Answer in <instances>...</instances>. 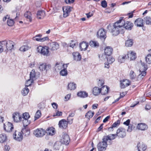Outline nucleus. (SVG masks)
Here are the masks:
<instances>
[{"mask_svg":"<svg viewBox=\"0 0 151 151\" xmlns=\"http://www.w3.org/2000/svg\"><path fill=\"white\" fill-rule=\"evenodd\" d=\"M123 19V17H121L119 20L115 22L113 25L111 26L109 24L108 26L107 27L113 36H117L120 32L122 33L124 32L123 29L124 28L123 24L121 23Z\"/></svg>","mask_w":151,"mask_h":151,"instance_id":"1","label":"nucleus"},{"mask_svg":"<svg viewBox=\"0 0 151 151\" xmlns=\"http://www.w3.org/2000/svg\"><path fill=\"white\" fill-rule=\"evenodd\" d=\"M49 49L48 47L46 46L42 47L40 45L37 47L36 51L37 52L43 55L48 56L49 55Z\"/></svg>","mask_w":151,"mask_h":151,"instance_id":"2","label":"nucleus"},{"mask_svg":"<svg viewBox=\"0 0 151 151\" xmlns=\"http://www.w3.org/2000/svg\"><path fill=\"white\" fill-rule=\"evenodd\" d=\"M2 45H4V47H5L7 50H11L14 47V42L10 40L7 41L6 40L2 41Z\"/></svg>","mask_w":151,"mask_h":151,"instance_id":"3","label":"nucleus"},{"mask_svg":"<svg viewBox=\"0 0 151 151\" xmlns=\"http://www.w3.org/2000/svg\"><path fill=\"white\" fill-rule=\"evenodd\" d=\"M102 140V141L99 142L97 145V148L99 151H104L106 150L107 147V141L104 140V138Z\"/></svg>","mask_w":151,"mask_h":151,"instance_id":"4","label":"nucleus"},{"mask_svg":"<svg viewBox=\"0 0 151 151\" xmlns=\"http://www.w3.org/2000/svg\"><path fill=\"white\" fill-rule=\"evenodd\" d=\"M116 134L119 138H124L126 135V130L123 128L119 127L117 129Z\"/></svg>","mask_w":151,"mask_h":151,"instance_id":"5","label":"nucleus"},{"mask_svg":"<svg viewBox=\"0 0 151 151\" xmlns=\"http://www.w3.org/2000/svg\"><path fill=\"white\" fill-rule=\"evenodd\" d=\"M46 133L43 129L41 128L37 129L35 130L34 132V135L37 137H43Z\"/></svg>","mask_w":151,"mask_h":151,"instance_id":"6","label":"nucleus"},{"mask_svg":"<svg viewBox=\"0 0 151 151\" xmlns=\"http://www.w3.org/2000/svg\"><path fill=\"white\" fill-rule=\"evenodd\" d=\"M42 35L41 34H38L35 37H33L32 39L34 41L40 42H43L48 39V38L47 37H42Z\"/></svg>","mask_w":151,"mask_h":151,"instance_id":"7","label":"nucleus"},{"mask_svg":"<svg viewBox=\"0 0 151 151\" xmlns=\"http://www.w3.org/2000/svg\"><path fill=\"white\" fill-rule=\"evenodd\" d=\"M13 124L9 122L5 123L4 124V130L7 132H11L13 129Z\"/></svg>","mask_w":151,"mask_h":151,"instance_id":"8","label":"nucleus"},{"mask_svg":"<svg viewBox=\"0 0 151 151\" xmlns=\"http://www.w3.org/2000/svg\"><path fill=\"white\" fill-rule=\"evenodd\" d=\"M48 45L49 49L52 51L56 50L58 49L59 47V45L58 43L55 42H52L49 43Z\"/></svg>","mask_w":151,"mask_h":151,"instance_id":"9","label":"nucleus"},{"mask_svg":"<svg viewBox=\"0 0 151 151\" xmlns=\"http://www.w3.org/2000/svg\"><path fill=\"white\" fill-rule=\"evenodd\" d=\"M72 8L70 6H64L63 8V16L64 17H66L68 16Z\"/></svg>","mask_w":151,"mask_h":151,"instance_id":"10","label":"nucleus"},{"mask_svg":"<svg viewBox=\"0 0 151 151\" xmlns=\"http://www.w3.org/2000/svg\"><path fill=\"white\" fill-rule=\"evenodd\" d=\"M61 142L65 145H68L70 141V138L68 135L66 134H64L62 136L61 139Z\"/></svg>","mask_w":151,"mask_h":151,"instance_id":"11","label":"nucleus"},{"mask_svg":"<svg viewBox=\"0 0 151 151\" xmlns=\"http://www.w3.org/2000/svg\"><path fill=\"white\" fill-rule=\"evenodd\" d=\"M106 32L104 29L103 28L100 29L97 32V36L100 38L105 39L106 37Z\"/></svg>","mask_w":151,"mask_h":151,"instance_id":"12","label":"nucleus"},{"mask_svg":"<svg viewBox=\"0 0 151 151\" xmlns=\"http://www.w3.org/2000/svg\"><path fill=\"white\" fill-rule=\"evenodd\" d=\"M12 118L14 121L16 122H20L22 119L19 113L17 112H15L13 114Z\"/></svg>","mask_w":151,"mask_h":151,"instance_id":"13","label":"nucleus"},{"mask_svg":"<svg viewBox=\"0 0 151 151\" xmlns=\"http://www.w3.org/2000/svg\"><path fill=\"white\" fill-rule=\"evenodd\" d=\"M14 139L19 141H20L23 139V136L21 132H19L17 131L15 132L14 135Z\"/></svg>","mask_w":151,"mask_h":151,"instance_id":"14","label":"nucleus"},{"mask_svg":"<svg viewBox=\"0 0 151 151\" xmlns=\"http://www.w3.org/2000/svg\"><path fill=\"white\" fill-rule=\"evenodd\" d=\"M58 125L60 128L66 129L68 127V122L65 119H62L59 122Z\"/></svg>","mask_w":151,"mask_h":151,"instance_id":"15","label":"nucleus"},{"mask_svg":"<svg viewBox=\"0 0 151 151\" xmlns=\"http://www.w3.org/2000/svg\"><path fill=\"white\" fill-rule=\"evenodd\" d=\"M51 65L50 64H46V63H42L40 65L39 68L41 71L48 70L51 68Z\"/></svg>","mask_w":151,"mask_h":151,"instance_id":"16","label":"nucleus"},{"mask_svg":"<svg viewBox=\"0 0 151 151\" xmlns=\"http://www.w3.org/2000/svg\"><path fill=\"white\" fill-rule=\"evenodd\" d=\"M131 82L128 79H124L121 81V87L122 88H124L130 84Z\"/></svg>","mask_w":151,"mask_h":151,"instance_id":"17","label":"nucleus"},{"mask_svg":"<svg viewBox=\"0 0 151 151\" xmlns=\"http://www.w3.org/2000/svg\"><path fill=\"white\" fill-rule=\"evenodd\" d=\"M127 55V58L129 59L130 60H134L136 58V53L132 51H130L128 52Z\"/></svg>","mask_w":151,"mask_h":151,"instance_id":"18","label":"nucleus"},{"mask_svg":"<svg viewBox=\"0 0 151 151\" xmlns=\"http://www.w3.org/2000/svg\"><path fill=\"white\" fill-rule=\"evenodd\" d=\"M137 147L138 151H145L147 148V146L142 142L139 143Z\"/></svg>","mask_w":151,"mask_h":151,"instance_id":"19","label":"nucleus"},{"mask_svg":"<svg viewBox=\"0 0 151 151\" xmlns=\"http://www.w3.org/2000/svg\"><path fill=\"white\" fill-rule=\"evenodd\" d=\"M116 134H111L107 136H105L104 137V140H106L107 141L108 140H112L116 138L117 137Z\"/></svg>","mask_w":151,"mask_h":151,"instance_id":"20","label":"nucleus"},{"mask_svg":"<svg viewBox=\"0 0 151 151\" xmlns=\"http://www.w3.org/2000/svg\"><path fill=\"white\" fill-rule=\"evenodd\" d=\"M143 21L142 19L139 18L136 19L134 22V24L137 27H141L143 26Z\"/></svg>","mask_w":151,"mask_h":151,"instance_id":"21","label":"nucleus"},{"mask_svg":"<svg viewBox=\"0 0 151 151\" xmlns=\"http://www.w3.org/2000/svg\"><path fill=\"white\" fill-rule=\"evenodd\" d=\"M137 127L139 130L144 131L147 129L148 127L147 125L144 123H140L138 124Z\"/></svg>","mask_w":151,"mask_h":151,"instance_id":"22","label":"nucleus"},{"mask_svg":"<svg viewBox=\"0 0 151 151\" xmlns=\"http://www.w3.org/2000/svg\"><path fill=\"white\" fill-rule=\"evenodd\" d=\"M88 46V43L85 42H83L80 44V48L81 51L86 50Z\"/></svg>","mask_w":151,"mask_h":151,"instance_id":"23","label":"nucleus"},{"mask_svg":"<svg viewBox=\"0 0 151 151\" xmlns=\"http://www.w3.org/2000/svg\"><path fill=\"white\" fill-rule=\"evenodd\" d=\"M100 91L102 95H106L108 93L109 88L106 86H104L100 88Z\"/></svg>","mask_w":151,"mask_h":151,"instance_id":"24","label":"nucleus"},{"mask_svg":"<svg viewBox=\"0 0 151 151\" xmlns=\"http://www.w3.org/2000/svg\"><path fill=\"white\" fill-rule=\"evenodd\" d=\"M46 133L48 135L52 136L55 134V129L53 127L48 128L46 130Z\"/></svg>","mask_w":151,"mask_h":151,"instance_id":"25","label":"nucleus"},{"mask_svg":"<svg viewBox=\"0 0 151 151\" xmlns=\"http://www.w3.org/2000/svg\"><path fill=\"white\" fill-rule=\"evenodd\" d=\"M101 93L100 88L97 87H94L92 90L93 94L95 96L98 95Z\"/></svg>","mask_w":151,"mask_h":151,"instance_id":"26","label":"nucleus"},{"mask_svg":"<svg viewBox=\"0 0 151 151\" xmlns=\"http://www.w3.org/2000/svg\"><path fill=\"white\" fill-rule=\"evenodd\" d=\"M123 25L124 26L126 29L130 30L133 27V24L131 22L127 21Z\"/></svg>","mask_w":151,"mask_h":151,"instance_id":"27","label":"nucleus"},{"mask_svg":"<svg viewBox=\"0 0 151 151\" xmlns=\"http://www.w3.org/2000/svg\"><path fill=\"white\" fill-rule=\"evenodd\" d=\"M37 17L39 19H42L45 16V12L43 10L39 11L37 14Z\"/></svg>","mask_w":151,"mask_h":151,"instance_id":"28","label":"nucleus"},{"mask_svg":"<svg viewBox=\"0 0 151 151\" xmlns=\"http://www.w3.org/2000/svg\"><path fill=\"white\" fill-rule=\"evenodd\" d=\"M73 55L74 60L76 61H79L81 59V56L79 52H73Z\"/></svg>","mask_w":151,"mask_h":151,"instance_id":"29","label":"nucleus"},{"mask_svg":"<svg viewBox=\"0 0 151 151\" xmlns=\"http://www.w3.org/2000/svg\"><path fill=\"white\" fill-rule=\"evenodd\" d=\"M113 49L112 48L108 47H106L104 50L105 54L107 56H110L112 53Z\"/></svg>","mask_w":151,"mask_h":151,"instance_id":"30","label":"nucleus"},{"mask_svg":"<svg viewBox=\"0 0 151 151\" xmlns=\"http://www.w3.org/2000/svg\"><path fill=\"white\" fill-rule=\"evenodd\" d=\"M78 96L82 98H85L88 96L87 93L85 91H80L77 93Z\"/></svg>","mask_w":151,"mask_h":151,"instance_id":"31","label":"nucleus"},{"mask_svg":"<svg viewBox=\"0 0 151 151\" xmlns=\"http://www.w3.org/2000/svg\"><path fill=\"white\" fill-rule=\"evenodd\" d=\"M127 58V55L124 54L120 56L118 59V62L120 63L124 62L125 60Z\"/></svg>","mask_w":151,"mask_h":151,"instance_id":"32","label":"nucleus"},{"mask_svg":"<svg viewBox=\"0 0 151 151\" xmlns=\"http://www.w3.org/2000/svg\"><path fill=\"white\" fill-rule=\"evenodd\" d=\"M120 123V119H118L110 127H109L108 129V130L109 131H111L112 129L116 127H117V126H118Z\"/></svg>","mask_w":151,"mask_h":151,"instance_id":"33","label":"nucleus"},{"mask_svg":"<svg viewBox=\"0 0 151 151\" xmlns=\"http://www.w3.org/2000/svg\"><path fill=\"white\" fill-rule=\"evenodd\" d=\"M7 139V136L4 134H0V142L3 143L5 142Z\"/></svg>","mask_w":151,"mask_h":151,"instance_id":"34","label":"nucleus"},{"mask_svg":"<svg viewBox=\"0 0 151 151\" xmlns=\"http://www.w3.org/2000/svg\"><path fill=\"white\" fill-rule=\"evenodd\" d=\"M89 44L91 47H97L99 46V43L96 41H91Z\"/></svg>","mask_w":151,"mask_h":151,"instance_id":"35","label":"nucleus"},{"mask_svg":"<svg viewBox=\"0 0 151 151\" xmlns=\"http://www.w3.org/2000/svg\"><path fill=\"white\" fill-rule=\"evenodd\" d=\"M36 73L34 70H32L30 72V78L32 80V81H35L36 79Z\"/></svg>","mask_w":151,"mask_h":151,"instance_id":"36","label":"nucleus"},{"mask_svg":"<svg viewBox=\"0 0 151 151\" xmlns=\"http://www.w3.org/2000/svg\"><path fill=\"white\" fill-rule=\"evenodd\" d=\"M76 87V85L74 83H70L68 84V87L70 90H74Z\"/></svg>","mask_w":151,"mask_h":151,"instance_id":"37","label":"nucleus"},{"mask_svg":"<svg viewBox=\"0 0 151 151\" xmlns=\"http://www.w3.org/2000/svg\"><path fill=\"white\" fill-rule=\"evenodd\" d=\"M31 47L26 45H24L22 46L19 48L20 51L22 52H25L30 48Z\"/></svg>","mask_w":151,"mask_h":151,"instance_id":"38","label":"nucleus"},{"mask_svg":"<svg viewBox=\"0 0 151 151\" xmlns=\"http://www.w3.org/2000/svg\"><path fill=\"white\" fill-rule=\"evenodd\" d=\"M31 14L30 12H27L24 14V17L28 19L29 22L32 21Z\"/></svg>","mask_w":151,"mask_h":151,"instance_id":"39","label":"nucleus"},{"mask_svg":"<svg viewBox=\"0 0 151 151\" xmlns=\"http://www.w3.org/2000/svg\"><path fill=\"white\" fill-rule=\"evenodd\" d=\"M94 114V112L91 111H88L85 115L86 117L88 119L92 118Z\"/></svg>","mask_w":151,"mask_h":151,"instance_id":"40","label":"nucleus"},{"mask_svg":"<svg viewBox=\"0 0 151 151\" xmlns=\"http://www.w3.org/2000/svg\"><path fill=\"white\" fill-rule=\"evenodd\" d=\"M146 75V72L145 71H142L141 73L138 75L137 79V80L139 81L142 79Z\"/></svg>","mask_w":151,"mask_h":151,"instance_id":"41","label":"nucleus"},{"mask_svg":"<svg viewBox=\"0 0 151 151\" xmlns=\"http://www.w3.org/2000/svg\"><path fill=\"white\" fill-rule=\"evenodd\" d=\"M62 66V63H56L55 66V70L58 71V70H59L60 69H61Z\"/></svg>","mask_w":151,"mask_h":151,"instance_id":"42","label":"nucleus"},{"mask_svg":"<svg viewBox=\"0 0 151 151\" xmlns=\"http://www.w3.org/2000/svg\"><path fill=\"white\" fill-rule=\"evenodd\" d=\"M107 60L108 63H109L110 64H111L115 60L114 58L110 56H109L107 57Z\"/></svg>","mask_w":151,"mask_h":151,"instance_id":"43","label":"nucleus"},{"mask_svg":"<svg viewBox=\"0 0 151 151\" xmlns=\"http://www.w3.org/2000/svg\"><path fill=\"white\" fill-rule=\"evenodd\" d=\"M29 91V89L27 88V87H25L22 90V93L24 96H26L27 94Z\"/></svg>","mask_w":151,"mask_h":151,"instance_id":"44","label":"nucleus"},{"mask_svg":"<svg viewBox=\"0 0 151 151\" xmlns=\"http://www.w3.org/2000/svg\"><path fill=\"white\" fill-rule=\"evenodd\" d=\"M21 132L22 133L26 136H28L30 133V131L28 129H23Z\"/></svg>","mask_w":151,"mask_h":151,"instance_id":"45","label":"nucleus"},{"mask_svg":"<svg viewBox=\"0 0 151 151\" xmlns=\"http://www.w3.org/2000/svg\"><path fill=\"white\" fill-rule=\"evenodd\" d=\"M133 43V41L132 39H129L126 41L125 45L127 47H131Z\"/></svg>","mask_w":151,"mask_h":151,"instance_id":"46","label":"nucleus"},{"mask_svg":"<svg viewBox=\"0 0 151 151\" xmlns=\"http://www.w3.org/2000/svg\"><path fill=\"white\" fill-rule=\"evenodd\" d=\"M145 21L146 24L149 25L151 24V17L147 16L145 18Z\"/></svg>","mask_w":151,"mask_h":151,"instance_id":"47","label":"nucleus"},{"mask_svg":"<svg viewBox=\"0 0 151 151\" xmlns=\"http://www.w3.org/2000/svg\"><path fill=\"white\" fill-rule=\"evenodd\" d=\"M41 111L38 110L36 112L35 116V120L38 119L41 116Z\"/></svg>","mask_w":151,"mask_h":151,"instance_id":"48","label":"nucleus"},{"mask_svg":"<svg viewBox=\"0 0 151 151\" xmlns=\"http://www.w3.org/2000/svg\"><path fill=\"white\" fill-rule=\"evenodd\" d=\"M99 58L102 61H105L107 59V55L105 54H103L101 55H99Z\"/></svg>","mask_w":151,"mask_h":151,"instance_id":"49","label":"nucleus"},{"mask_svg":"<svg viewBox=\"0 0 151 151\" xmlns=\"http://www.w3.org/2000/svg\"><path fill=\"white\" fill-rule=\"evenodd\" d=\"M67 71L66 69H63L60 71V75L63 76H66L68 74Z\"/></svg>","mask_w":151,"mask_h":151,"instance_id":"50","label":"nucleus"},{"mask_svg":"<svg viewBox=\"0 0 151 151\" xmlns=\"http://www.w3.org/2000/svg\"><path fill=\"white\" fill-rule=\"evenodd\" d=\"M130 78L131 79H135L136 77V75L134 72L132 70H131L129 74Z\"/></svg>","mask_w":151,"mask_h":151,"instance_id":"51","label":"nucleus"},{"mask_svg":"<svg viewBox=\"0 0 151 151\" xmlns=\"http://www.w3.org/2000/svg\"><path fill=\"white\" fill-rule=\"evenodd\" d=\"M7 23L8 26H12L14 24V22L13 19L9 18L7 21Z\"/></svg>","mask_w":151,"mask_h":151,"instance_id":"52","label":"nucleus"},{"mask_svg":"<svg viewBox=\"0 0 151 151\" xmlns=\"http://www.w3.org/2000/svg\"><path fill=\"white\" fill-rule=\"evenodd\" d=\"M146 60L149 64L151 63V54L148 55L146 57Z\"/></svg>","mask_w":151,"mask_h":151,"instance_id":"53","label":"nucleus"},{"mask_svg":"<svg viewBox=\"0 0 151 151\" xmlns=\"http://www.w3.org/2000/svg\"><path fill=\"white\" fill-rule=\"evenodd\" d=\"M34 81H32L31 79L30 78L26 81V82L25 83V86L28 87L30 86L31 83H33Z\"/></svg>","mask_w":151,"mask_h":151,"instance_id":"54","label":"nucleus"},{"mask_svg":"<svg viewBox=\"0 0 151 151\" xmlns=\"http://www.w3.org/2000/svg\"><path fill=\"white\" fill-rule=\"evenodd\" d=\"M61 146V144H60L59 142H56L55 144L54 148L57 150H59Z\"/></svg>","mask_w":151,"mask_h":151,"instance_id":"55","label":"nucleus"},{"mask_svg":"<svg viewBox=\"0 0 151 151\" xmlns=\"http://www.w3.org/2000/svg\"><path fill=\"white\" fill-rule=\"evenodd\" d=\"M30 116L28 113H25L23 114L22 116V118L23 119H28Z\"/></svg>","mask_w":151,"mask_h":151,"instance_id":"56","label":"nucleus"},{"mask_svg":"<svg viewBox=\"0 0 151 151\" xmlns=\"http://www.w3.org/2000/svg\"><path fill=\"white\" fill-rule=\"evenodd\" d=\"M22 122L24 126H27L30 123V121L28 119H23Z\"/></svg>","mask_w":151,"mask_h":151,"instance_id":"57","label":"nucleus"},{"mask_svg":"<svg viewBox=\"0 0 151 151\" xmlns=\"http://www.w3.org/2000/svg\"><path fill=\"white\" fill-rule=\"evenodd\" d=\"M62 112L61 111H59L58 110H56L55 111V113H54L53 116H60L62 115Z\"/></svg>","mask_w":151,"mask_h":151,"instance_id":"58","label":"nucleus"},{"mask_svg":"<svg viewBox=\"0 0 151 151\" xmlns=\"http://www.w3.org/2000/svg\"><path fill=\"white\" fill-rule=\"evenodd\" d=\"M101 6L104 8H106L107 6L106 2L105 0L102 1L101 3Z\"/></svg>","mask_w":151,"mask_h":151,"instance_id":"59","label":"nucleus"},{"mask_svg":"<svg viewBox=\"0 0 151 151\" xmlns=\"http://www.w3.org/2000/svg\"><path fill=\"white\" fill-rule=\"evenodd\" d=\"M2 41H0V53H1L4 50V45H2Z\"/></svg>","mask_w":151,"mask_h":151,"instance_id":"60","label":"nucleus"},{"mask_svg":"<svg viewBox=\"0 0 151 151\" xmlns=\"http://www.w3.org/2000/svg\"><path fill=\"white\" fill-rule=\"evenodd\" d=\"M76 45L75 43L73 41H72L70 43V47L73 48Z\"/></svg>","mask_w":151,"mask_h":151,"instance_id":"61","label":"nucleus"},{"mask_svg":"<svg viewBox=\"0 0 151 151\" xmlns=\"http://www.w3.org/2000/svg\"><path fill=\"white\" fill-rule=\"evenodd\" d=\"M68 123L70 124H71L72 123L73 119L71 117H68Z\"/></svg>","mask_w":151,"mask_h":151,"instance_id":"62","label":"nucleus"},{"mask_svg":"<svg viewBox=\"0 0 151 151\" xmlns=\"http://www.w3.org/2000/svg\"><path fill=\"white\" fill-rule=\"evenodd\" d=\"M65 2L67 4H70L73 3L74 0H65Z\"/></svg>","mask_w":151,"mask_h":151,"instance_id":"63","label":"nucleus"},{"mask_svg":"<svg viewBox=\"0 0 151 151\" xmlns=\"http://www.w3.org/2000/svg\"><path fill=\"white\" fill-rule=\"evenodd\" d=\"M126 94V92H123L122 93H120V96L119 97L120 98H123Z\"/></svg>","mask_w":151,"mask_h":151,"instance_id":"64","label":"nucleus"}]
</instances>
